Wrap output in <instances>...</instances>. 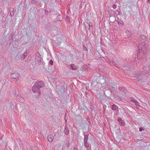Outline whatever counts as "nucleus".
I'll use <instances>...</instances> for the list:
<instances>
[{
    "label": "nucleus",
    "instance_id": "nucleus-20",
    "mask_svg": "<svg viewBox=\"0 0 150 150\" xmlns=\"http://www.w3.org/2000/svg\"><path fill=\"white\" fill-rule=\"evenodd\" d=\"M69 18L68 16H67L66 18V21L68 22H70Z\"/></svg>",
    "mask_w": 150,
    "mask_h": 150
},
{
    "label": "nucleus",
    "instance_id": "nucleus-9",
    "mask_svg": "<svg viewBox=\"0 0 150 150\" xmlns=\"http://www.w3.org/2000/svg\"><path fill=\"white\" fill-rule=\"evenodd\" d=\"M56 89L57 92L59 93L62 91L63 88L62 86H57Z\"/></svg>",
    "mask_w": 150,
    "mask_h": 150
},
{
    "label": "nucleus",
    "instance_id": "nucleus-13",
    "mask_svg": "<svg viewBox=\"0 0 150 150\" xmlns=\"http://www.w3.org/2000/svg\"><path fill=\"white\" fill-rule=\"evenodd\" d=\"M83 133H84V132ZM84 141H88V137L89 136V134H84Z\"/></svg>",
    "mask_w": 150,
    "mask_h": 150
},
{
    "label": "nucleus",
    "instance_id": "nucleus-31",
    "mask_svg": "<svg viewBox=\"0 0 150 150\" xmlns=\"http://www.w3.org/2000/svg\"><path fill=\"white\" fill-rule=\"evenodd\" d=\"M112 7L113 8H115L117 7V5L115 4H114L112 6Z\"/></svg>",
    "mask_w": 150,
    "mask_h": 150
},
{
    "label": "nucleus",
    "instance_id": "nucleus-14",
    "mask_svg": "<svg viewBox=\"0 0 150 150\" xmlns=\"http://www.w3.org/2000/svg\"><path fill=\"white\" fill-rule=\"evenodd\" d=\"M118 108V107L115 104H113L111 106V108L113 110H116Z\"/></svg>",
    "mask_w": 150,
    "mask_h": 150
},
{
    "label": "nucleus",
    "instance_id": "nucleus-4",
    "mask_svg": "<svg viewBox=\"0 0 150 150\" xmlns=\"http://www.w3.org/2000/svg\"><path fill=\"white\" fill-rule=\"evenodd\" d=\"M32 91L34 92H37L39 95L40 94V88L35 85V83H34L32 88Z\"/></svg>",
    "mask_w": 150,
    "mask_h": 150
},
{
    "label": "nucleus",
    "instance_id": "nucleus-15",
    "mask_svg": "<svg viewBox=\"0 0 150 150\" xmlns=\"http://www.w3.org/2000/svg\"><path fill=\"white\" fill-rule=\"evenodd\" d=\"M144 76L143 74H139L137 75V77L139 80H141L143 77V76Z\"/></svg>",
    "mask_w": 150,
    "mask_h": 150
},
{
    "label": "nucleus",
    "instance_id": "nucleus-32",
    "mask_svg": "<svg viewBox=\"0 0 150 150\" xmlns=\"http://www.w3.org/2000/svg\"><path fill=\"white\" fill-rule=\"evenodd\" d=\"M73 150H78V149L77 148H76V147H74V148Z\"/></svg>",
    "mask_w": 150,
    "mask_h": 150
},
{
    "label": "nucleus",
    "instance_id": "nucleus-33",
    "mask_svg": "<svg viewBox=\"0 0 150 150\" xmlns=\"http://www.w3.org/2000/svg\"><path fill=\"white\" fill-rule=\"evenodd\" d=\"M31 150H36L35 149H34V148H32Z\"/></svg>",
    "mask_w": 150,
    "mask_h": 150
},
{
    "label": "nucleus",
    "instance_id": "nucleus-3",
    "mask_svg": "<svg viewBox=\"0 0 150 150\" xmlns=\"http://www.w3.org/2000/svg\"><path fill=\"white\" fill-rule=\"evenodd\" d=\"M35 57L36 60H37L38 64H41L42 61H43V59L41 58V55L39 52H37L36 53V56Z\"/></svg>",
    "mask_w": 150,
    "mask_h": 150
},
{
    "label": "nucleus",
    "instance_id": "nucleus-22",
    "mask_svg": "<svg viewBox=\"0 0 150 150\" xmlns=\"http://www.w3.org/2000/svg\"><path fill=\"white\" fill-rule=\"evenodd\" d=\"M25 57L23 54L21 55V60L24 59H25Z\"/></svg>",
    "mask_w": 150,
    "mask_h": 150
},
{
    "label": "nucleus",
    "instance_id": "nucleus-34",
    "mask_svg": "<svg viewBox=\"0 0 150 150\" xmlns=\"http://www.w3.org/2000/svg\"><path fill=\"white\" fill-rule=\"evenodd\" d=\"M148 2L149 3L150 2V0H148Z\"/></svg>",
    "mask_w": 150,
    "mask_h": 150
},
{
    "label": "nucleus",
    "instance_id": "nucleus-19",
    "mask_svg": "<svg viewBox=\"0 0 150 150\" xmlns=\"http://www.w3.org/2000/svg\"><path fill=\"white\" fill-rule=\"evenodd\" d=\"M118 24H121L122 25L123 23V22H122V21L120 20H119V21H118Z\"/></svg>",
    "mask_w": 150,
    "mask_h": 150
},
{
    "label": "nucleus",
    "instance_id": "nucleus-7",
    "mask_svg": "<svg viewBox=\"0 0 150 150\" xmlns=\"http://www.w3.org/2000/svg\"><path fill=\"white\" fill-rule=\"evenodd\" d=\"M16 96L21 102L24 103L25 102L24 98L21 97V95L18 94L16 95Z\"/></svg>",
    "mask_w": 150,
    "mask_h": 150
},
{
    "label": "nucleus",
    "instance_id": "nucleus-8",
    "mask_svg": "<svg viewBox=\"0 0 150 150\" xmlns=\"http://www.w3.org/2000/svg\"><path fill=\"white\" fill-rule=\"evenodd\" d=\"M117 120L119 122V125L122 126L125 125V122L124 121L122 120L121 118L119 117L118 118Z\"/></svg>",
    "mask_w": 150,
    "mask_h": 150
},
{
    "label": "nucleus",
    "instance_id": "nucleus-28",
    "mask_svg": "<svg viewBox=\"0 0 150 150\" xmlns=\"http://www.w3.org/2000/svg\"><path fill=\"white\" fill-rule=\"evenodd\" d=\"M144 130V128L143 127H140L139 128V131H142L143 130Z\"/></svg>",
    "mask_w": 150,
    "mask_h": 150
},
{
    "label": "nucleus",
    "instance_id": "nucleus-25",
    "mask_svg": "<svg viewBox=\"0 0 150 150\" xmlns=\"http://www.w3.org/2000/svg\"><path fill=\"white\" fill-rule=\"evenodd\" d=\"M66 145L67 147H68L69 146L70 144L68 141H67L66 143Z\"/></svg>",
    "mask_w": 150,
    "mask_h": 150
},
{
    "label": "nucleus",
    "instance_id": "nucleus-26",
    "mask_svg": "<svg viewBox=\"0 0 150 150\" xmlns=\"http://www.w3.org/2000/svg\"><path fill=\"white\" fill-rule=\"evenodd\" d=\"M53 64V61L52 60H51L49 62V64H50V65H52Z\"/></svg>",
    "mask_w": 150,
    "mask_h": 150
},
{
    "label": "nucleus",
    "instance_id": "nucleus-36",
    "mask_svg": "<svg viewBox=\"0 0 150 150\" xmlns=\"http://www.w3.org/2000/svg\"><path fill=\"white\" fill-rule=\"evenodd\" d=\"M85 94H87V93H86H86H85Z\"/></svg>",
    "mask_w": 150,
    "mask_h": 150
},
{
    "label": "nucleus",
    "instance_id": "nucleus-27",
    "mask_svg": "<svg viewBox=\"0 0 150 150\" xmlns=\"http://www.w3.org/2000/svg\"><path fill=\"white\" fill-rule=\"evenodd\" d=\"M27 51L26 50V51H25L23 53V55H24L25 57H26V56L27 55Z\"/></svg>",
    "mask_w": 150,
    "mask_h": 150
},
{
    "label": "nucleus",
    "instance_id": "nucleus-12",
    "mask_svg": "<svg viewBox=\"0 0 150 150\" xmlns=\"http://www.w3.org/2000/svg\"><path fill=\"white\" fill-rule=\"evenodd\" d=\"M84 144L85 147L86 148L89 147V144L88 142V141H84Z\"/></svg>",
    "mask_w": 150,
    "mask_h": 150
},
{
    "label": "nucleus",
    "instance_id": "nucleus-18",
    "mask_svg": "<svg viewBox=\"0 0 150 150\" xmlns=\"http://www.w3.org/2000/svg\"><path fill=\"white\" fill-rule=\"evenodd\" d=\"M38 0H31V3L33 4H36Z\"/></svg>",
    "mask_w": 150,
    "mask_h": 150
},
{
    "label": "nucleus",
    "instance_id": "nucleus-21",
    "mask_svg": "<svg viewBox=\"0 0 150 150\" xmlns=\"http://www.w3.org/2000/svg\"><path fill=\"white\" fill-rule=\"evenodd\" d=\"M134 103L137 107L139 106V103L137 100Z\"/></svg>",
    "mask_w": 150,
    "mask_h": 150
},
{
    "label": "nucleus",
    "instance_id": "nucleus-30",
    "mask_svg": "<svg viewBox=\"0 0 150 150\" xmlns=\"http://www.w3.org/2000/svg\"><path fill=\"white\" fill-rule=\"evenodd\" d=\"M83 50H85V51H86L87 50V48L85 47L84 45H83Z\"/></svg>",
    "mask_w": 150,
    "mask_h": 150
},
{
    "label": "nucleus",
    "instance_id": "nucleus-29",
    "mask_svg": "<svg viewBox=\"0 0 150 150\" xmlns=\"http://www.w3.org/2000/svg\"><path fill=\"white\" fill-rule=\"evenodd\" d=\"M10 107L11 108V109H13L14 108V105L13 104H12L10 105Z\"/></svg>",
    "mask_w": 150,
    "mask_h": 150
},
{
    "label": "nucleus",
    "instance_id": "nucleus-6",
    "mask_svg": "<svg viewBox=\"0 0 150 150\" xmlns=\"http://www.w3.org/2000/svg\"><path fill=\"white\" fill-rule=\"evenodd\" d=\"M11 76L14 79H16L17 81V80H18V78L20 76V74L18 73H13L11 74Z\"/></svg>",
    "mask_w": 150,
    "mask_h": 150
},
{
    "label": "nucleus",
    "instance_id": "nucleus-1",
    "mask_svg": "<svg viewBox=\"0 0 150 150\" xmlns=\"http://www.w3.org/2000/svg\"><path fill=\"white\" fill-rule=\"evenodd\" d=\"M144 50H139V52L138 54V59L136 62V64L139 67L140 66L141 64L145 63L146 62V59L144 58L145 55Z\"/></svg>",
    "mask_w": 150,
    "mask_h": 150
},
{
    "label": "nucleus",
    "instance_id": "nucleus-37",
    "mask_svg": "<svg viewBox=\"0 0 150 150\" xmlns=\"http://www.w3.org/2000/svg\"><path fill=\"white\" fill-rule=\"evenodd\" d=\"M85 94H87V93H86H86H85Z\"/></svg>",
    "mask_w": 150,
    "mask_h": 150
},
{
    "label": "nucleus",
    "instance_id": "nucleus-10",
    "mask_svg": "<svg viewBox=\"0 0 150 150\" xmlns=\"http://www.w3.org/2000/svg\"><path fill=\"white\" fill-rule=\"evenodd\" d=\"M54 136L52 134L49 135L47 136V139L48 141L50 142H51L54 139Z\"/></svg>",
    "mask_w": 150,
    "mask_h": 150
},
{
    "label": "nucleus",
    "instance_id": "nucleus-2",
    "mask_svg": "<svg viewBox=\"0 0 150 150\" xmlns=\"http://www.w3.org/2000/svg\"><path fill=\"white\" fill-rule=\"evenodd\" d=\"M139 39L140 41L142 43L139 46V50H145L146 49L145 44L144 43L146 40V37L144 35H141L139 37Z\"/></svg>",
    "mask_w": 150,
    "mask_h": 150
},
{
    "label": "nucleus",
    "instance_id": "nucleus-17",
    "mask_svg": "<svg viewBox=\"0 0 150 150\" xmlns=\"http://www.w3.org/2000/svg\"><path fill=\"white\" fill-rule=\"evenodd\" d=\"M71 68L72 69L74 70L76 69V67L75 66L74 64H72L71 66Z\"/></svg>",
    "mask_w": 150,
    "mask_h": 150
},
{
    "label": "nucleus",
    "instance_id": "nucleus-11",
    "mask_svg": "<svg viewBox=\"0 0 150 150\" xmlns=\"http://www.w3.org/2000/svg\"><path fill=\"white\" fill-rule=\"evenodd\" d=\"M64 132L66 135H67L69 134V130L68 127H67L66 125L65 127Z\"/></svg>",
    "mask_w": 150,
    "mask_h": 150
},
{
    "label": "nucleus",
    "instance_id": "nucleus-38",
    "mask_svg": "<svg viewBox=\"0 0 150 150\" xmlns=\"http://www.w3.org/2000/svg\"><path fill=\"white\" fill-rule=\"evenodd\" d=\"M58 16H60V15H58Z\"/></svg>",
    "mask_w": 150,
    "mask_h": 150
},
{
    "label": "nucleus",
    "instance_id": "nucleus-24",
    "mask_svg": "<svg viewBox=\"0 0 150 150\" xmlns=\"http://www.w3.org/2000/svg\"><path fill=\"white\" fill-rule=\"evenodd\" d=\"M13 34H11L10 35L9 37V41L10 40V39H12L13 38Z\"/></svg>",
    "mask_w": 150,
    "mask_h": 150
},
{
    "label": "nucleus",
    "instance_id": "nucleus-5",
    "mask_svg": "<svg viewBox=\"0 0 150 150\" xmlns=\"http://www.w3.org/2000/svg\"><path fill=\"white\" fill-rule=\"evenodd\" d=\"M35 85L39 88L44 87L45 85V83L42 81L36 82Z\"/></svg>",
    "mask_w": 150,
    "mask_h": 150
},
{
    "label": "nucleus",
    "instance_id": "nucleus-23",
    "mask_svg": "<svg viewBox=\"0 0 150 150\" xmlns=\"http://www.w3.org/2000/svg\"><path fill=\"white\" fill-rule=\"evenodd\" d=\"M120 88H121V89H122L123 91L124 92V93H125L126 91V90L125 89V88H124V87L122 88V87H121Z\"/></svg>",
    "mask_w": 150,
    "mask_h": 150
},
{
    "label": "nucleus",
    "instance_id": "nucleus-16",
    "mask_svg": "<svg viewBox=\"0 0 150 150\" xmlns=\"http://www.w3.org/2000/svg\"><path fill=\"white\" fill-rule=\"evenodd\" d=\"M130 100L131 102L133 103H134L137 100L136 99H134V98L131 97L130 98Z\"/></svg>",
    "mask_w": 150,
    "mask_h": 150
},
{
    "label": "nucleus",
    "instance_id": "nucleus-35",
    "mask_svg": "<svg viewBox=\"0 0 150 150\" xmlns=\"http://www.w3.org/2000/svg\"><path fill=\"white\" fill-rule=\"evenodd\" d=\"M1 11V9L0 8V11Z\"/></svg>",
    "mask_w": 150,
    "mask_h": 150
}]
</instances>
